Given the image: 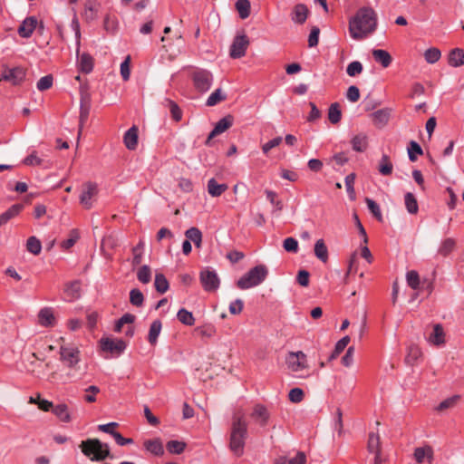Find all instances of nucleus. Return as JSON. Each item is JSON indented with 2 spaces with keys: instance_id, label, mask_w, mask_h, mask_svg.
I'll return each mask as SVG.
<instances>
[{
  "instance_id": "obj_1",
  "label": "nucleus",
  "mask_w": 464,
  "mask_h": 464,
  "mask_svg": "<svg viewBox=\"0 0 464 464\" xmlns=\"http://www.w3.org/2000/svg\"><path fill=\"white\" fill-rule=\"evenodd\" d=\"M378 18L375 10L370 6L359 8L349 19V34L353 40L367 38L377 28Z\"/></svg>"
},
{
  "instance_id": "obj_2",
  "label": "nucleus",
  "mask_w": 464,
  "mask_h": 464,
  "mask_svg": "<svg viewBox=\"0 0 464 464\" xmlns=\"http://www.w3.org/2000/svg\"><path fill=\"white\" fill-rule=\"evenodd\" d=\"M80 447L82 452L92 461H102L110 455L109 446L98 439L83 440Z\"/></svg>"
},
{
  "instance_id": "obj_3",
  "label": "nucleus",
  "mask_w": 464,
  "mask_h": 464,
  "mask_svg": "<svg viewBox=\"0 0 464 464\" xmlns=\"http://www.w3.org/2000/svg\"><path fill=\"white\" fill-rule=\"evenodd\" d=\"M268 275V269L265 265H258L251 268L237 282L239 289L245 290L260 285Z\"/></svg>"
},
{
  "instance_id": "obj_4",
  "label": "nucleus",
  "mask_w": 464,
  "mask_h": 464,
  "mask_svg": "<svg viewBox=\"0 0 464 464\" xmlns=\"http://www.w3.org/2000/svg\"><path fill=\"white\" fill-rule=\"evenodd\" d=\"M285 364L287 369L297 377L309 376V374L303 373L309 369L307 356L304 352H289L285 356Z\"/></svg>"
},
{
  "instance_id": "obj_5",
  "label": "nucleus",
  "mask_w": 464,
  "mask_h": 464,
  "mask_svg": "<svg viewBox=\"0 0 464 464\" xmlns=\"http://www.w3.org/2000/svg\"><path fill=\"white\" fill-rule=\"evenodd\" d=\"M193 84L199 92H208L213 82L212 73L205 69H197L192 73Z\"/></svg>"
},
{
  "instance_id": "obj_6",
  "label": "nucleus",
  "mask_w": 464,
  "mask_h": 464,
  "mask_svg": "<svg viewBox=\"0 0 464 464\" xmlns=\"http://www.w3.org/2000/svg\"><path fill=\"white\" fill-rule=\"evenodd\" d=\"M199 280L203 289L207 292L217 291L220 285L218 274L210 268H205L200 272Z\"/></svg>"
},
{
  "instance_id": "obj_7",
  "label": "nucleus",
  "mask_w": 464,
  "mask_h": 464,
  "mask_svg": "<svg viewBox=\"0 0 464 464\" xmlns=\"http://www.w3.org/2000/svg\"><path fill=\"white\" fill-rule=\"evenodd\" d=\"M100 346L103 352L119 355L126 349V343L121 339H113L110 337H102L100 340Z\"/></svg>"
},
{
  "instance_id": "obj_8",
  "label": "nucleus",
  "mask_w": 464,
  "mask_h": 464,
  "mask_svg": "<svg viewBox=\"0 0 464 464\" xmlns=\"http://www.w3.org/2000/svg\"><path fill=\"white\" fill-rule=\"evenodd\" d=\"M98 195V187L93 182L83 184L82 194L80 196V203L84 208L90 209L92 207L93 200Z\"/></svg>"
},
{
  "instance_id": "obj_9",
  "label": "nucleus",
  "mask_w": 464,
  "mask_h": 464,
  "mask_svg": "<svg viewBox=\"0 0 464 464\" xmlns=\"http://www.w3.org/2000/svg\"><path fill=\"white\" fill-rule=\"evenodd\" d=\"M248 45L249 41L246 34L236 36L230 46V57L233 59H237L245 56Z\"/></svg>"
},
{
  "instance_id": "obj_10",
  "label": "nucleus",
  "mask_w": 464,
  "mask_h": 464,
  "mask_svg": "<svg viewBox=\"0 0 464 464\" xmlns=\"http://www.w3.org/2000/svg\"><path fill=\"white\" fill-rule=\"evenodd\" d=\"M24 78L25 70L23 67H4L0 80L10 82L12 84L16 85L21 83Z\"/></svg>"
},
{
  "instance_id": "obj_11",
  "label": "nucleus",
  "mask_w": 464,
  "mask_h": 464,
  "mask_svg": "<svg viewBox=\"0 0 464 464\" xmlns=\"http://www.w3.org/2000/svg\"><path fill=\"white\" fill-rule=\"evenodd\" d=\"M79 350L75 347L61 346L60 356L61 360L66 363L69 368H74L79 362Z\"/></svg>"
},
{
  "instance_id": "obj_12",
  "label": "nucleus",
  "mask_w": 464,
  "mask_h": 464,
  "mask_svg": "<svg viewBox=\"0 0 464 464\" xmlns=\"http://www.w3.org/2000/svg\"><path fill=\"white\" fill-rule=\"evenodd\" d=\"M233 122H234V118L232 115L228 114L225 117H223L222 119H220L215 125L214 129L211 130V132L209 133L207 140H206V144L207 145H209L210 144V140L225 132L227 130H228L232 125H233Z\"/></svg>"
},
{
  "instance_id": "obj_13",
  "label": "nucleus",
  "mask_w": 464,
  "mask_h": 464,
  "mask_svg": "<svg viewBox=\"0 0 464 464\" xmlns=\"http://www.w3.org/2000/svg\"><path fill=\"white\" fill-rule=\"evenodd\" d=\"M392 112V110L391 108H383L372 112L370 117L374 126L382 129L388 124Z\"/></svg>"
},
{
  "instance_id": "obj_14",
  "label": "nucleus",
  "mask_w": 464,
  "mask_h": 464,
  "mask_svg": "<svg viewBox=\"0 0 464 464\" xmlns=\"http://www.w3.org/2000/svg\"><path fill=\"white\" fill-rule=\"evenodd\" d=\"M246 431L245 413L242 410L238 409L233 416L231 435H244Z\"/></svg>"
},
{
  "instance_id": "obj_15",
  "label": "nucleus",
  "mask_w": 464,
  "mask_h": 464,
  "mask_svg": "<svg viewBox=\"0 0 464 464\" xmlns=\"http://www.w3.org/2000/svg\"><path fill=\"white\" fill-rule=\"evenodd\" d=\"M38 24V21L34 16L25 18L18 27V34L23 38H29Z\"/></svg>"
},
{
  "instance_id": "obj_16",
  "label": "nucleus",
  "mask_w": 464,
  "mask_h": 464,
  "mask_svg": "<svg viewBox=\"0 0 464 464\" xmlns=\"http://www.w3.org/2000/svg\"><path fill=\"white\" fill-rule=\"evenodd\" d=\"M251 420L260 426H265L269 419L267 409L260 404L254 406L250 414Z\"/></svg>"
},
{
  "instance_id": "obj_17",
  "label": "nucleus",
  "mask_w": 464,
  "mask_h": 464,
  "mask_svg": "<svg viewBox=\"0 0 464 464\" xmlns=\"http://www.w3.org/2000/svg\"><path fill=\"white\" fill-rule=\"evenodd\" d=\"M38 323L44 327H53L55 325L56 320L53 310L51 307H44L38 313Z\"/></svg>"
},
{
  "instance_id": "obj_18",
  "label": "nucleus",
  "mask_w": 464,
  "mask_h": 464,
  "mask_svg": "<svg viewBox=\"0 0 464 464\" xmlns=\"http://www.w3.org/2000/svg\"><path fill=\"white\" fill-rule=\"evenodd\" d=\"M309 10L304 4H297L291 13V19L294 23L303 24L308 17Z\"/></svg>"
},
{
  "instance_id": "obj_19",
  "label": "nucleus",
  "mask_w": 464,
  "mask_h": 464,
  "mask_svg": "<svg viewBox=\"0 0 464 464\" xmlns=\"http://www.w3.org/2000/svg\"><path fill=\"white\" fill-rule=\"evenodd\" d=\"M64 294L66 295V300L70 302L80 298L81 282L79 280H75L66 283L64 285Z\"/></svg>"
},
{
  "instance_id": "obj_20",
  "label": "nucleus",
  "mask_w": 464,
  "mask_h": 464,
  "mask_svg": "<svg viewBox=\"0 0 464 464\" xmlns=\"http://www.w3.org/2000/svg\"><path fill=\"white\" fill-rule=\"evenodd\" d=\"M368 450L370 452L374 453V464H381L382 461V447L380 437H369Z\"/></svg>"
},
{
  "instance_id": "obj_21",
  "label": "nucleus",
  "mask_w": 464,
  "mask_h": 464,
  "mask_svg": "<svg viewBox=\"0 0 464 464\" xmlns=\"http://www.w3.org/2000/svg\"><path fill=\"white\" fill-rule=\"evenodd\" d=\"M138 132L136 126L130 128L124 134L123 141L128 150H134L138 145Z\"/></svg>"
},
{
  "instance_id": "obj_22",
  "label": "nucleus",
  "mask_w": 464,
  "mask_h": 464,
  "mask_svg": "<svg viewBox=\"0 0 464 464\" xmlns=\"http://www.w3.org/2000/svg\"><path fill=\"white\" fill-rule=\"evenodd\" d=\"M24 209L23 204H14L0 215V227L6 224L10 219L18 216Z\"/></svg>"
},
{
  "instance_id": "obj_23",
  "label": "nucleus",
  "mask_w": 464,
  "mask_h": 464,
  "mask_svg": "<svg viewBox=\"0 0 464 464\" xmlns=\"http://www.w3.org/2000/svg\"><path fill=\"white\" fill-rule=\"evenodd\" d=\"M429 342L436 346H440L444 344L445 343V334L442 326L440 324H435L433 327V332L429 336Z\"/></svg>"
},
{
  "instance_id": "obj_24",
  "label": "nucleus",
  "mask_w": 464,
  "mask_h": 464,
  "mask_svg": "<svg viewBox=\"0 0 464 464\" xmlns=\"http://www.w3.org/2000/svg\"><path fill=\"white\" fill-rule=\"evenodd\" d=\"M78 67L82 72L90 73L93 69V58L89 53H82L79 56Z\"/></svg>"
},
{
  "instance_id": "obj_25",
  "label": "nucleus",
  "mask_w": 464,
  "mask_h": 464,
  "mask_svg": "<svg viewBox=\"0 0 464 464\" xmlns=\"http://www.w3.org/2000/svg\"><path fill=\"white\" fill-rule=\"evenodd\" d=\"M100 4L94 0H88L84 5L83 15L86 20L92 21L97 17Z\"/></svg>"
},
{
  "instance_id": "obj_26",
  "label": "nucleus",
  "mask_w": 464,
  "mask_h": 464,
  "mask_svg": "<svg viewBox=\"0 0 464 464\" xmlns=\"http://www.w3.org/2000/svg\"><path fill=\"white\" fill-rule=\"evenodd\" d=\"M227 188V184H219L215 179H210L208 181V192L212 197L221 196Z\"/></svg>"
},
{
  "instance_id": "obj_27",
  "label": "nucleus",
  "mask_w": 464,
  "mask_h": 464,
  "mask_svg": "<svg viewBox=\"0 0 464 464\" xmlns=\"http://www.w3.org/2000/svg\"><path fill=\"white\" fill-rule=\"evenodd\" d=\"M144 447L149 452L156 456H160L164 453L162 442L158 439L145 440Z\"/></svg>"
},
{
  "instance_id": "obj_28",
  "label": "nucleus",
  "mask_w": 464,
  "mask_h": 464,
  "mask_svg": "<svg viewBox=\"0 0 464 464\" xmlns=\"http://www.w3.org/2000/svg\"><path fill=\"white\" fill-rule=\"evenodd\" d=\"M162 324L160 320H154L150 327L149 334H148V342L151 345H155L158 341V337L161 332Z\"/></svg>"
},
{
  "instance_id": "obj_29",
  "label": "nucleus",
  "mask_w": 464,
  "mask_h": 464,
  "mask_svg": "<svg viewBox=\"0 0 464 464\" xmlns=\"http://www.w3.org/2000/svg\"><path fill=\"white\" fill-rule=\"evenodd\" d=\"M422 355L420 348L416 344H411L407 349L405 362L409 365H413Z\"/></svg>"
},
{
  "instance_id": "obj_30",
  "label": "nucleus",
  "mask_w": 464,
  "mask_h": 464,
  "mask_svg": "<svg viewBox=\"0 0 464 464\" xmlns=\"http://www.w3.org/2000/svg\"><path fill=\"white\" fill-rule=\"evenodd\" d=\"M449 64L459 67L464 64V51L459 48L453 49L449 54Z\"/></svg>"
},
{
  "instance_id": "obj_31",
  "label": "nucleus",
  "mask_w": 464,
  "mask_h": 464,
  "mask_svg": "<svg viewBox=\"0 0 464 464\" xmlns=\"http://www.w3.org/2000/svg\"><path fill=\"white\" fill-rule=\"evenodd\" d=\"M314 255L323 263L328 261V249L324 239H318L314 244Z\"/></svg>"
},
{
  "instance_id": "obj_32",
  "label": "nucleus",
  "mask_w": 464,
  "mask_h": 464,
  "mask_svg": "<svg viewBox=\"0 0 464 464\" xmlns=\"http://www.w3.org/2000/svg\"><path fill=\"white\" fill-rule=\"evenodd\" d=\"M244 437H230L229 449L236 456H241L245 448Z\"/></svg>"
},
{
  "instance_id": "obj_33",
  "label": "nucleus",
  "mask_w": 464,
  "mask_h": 464,
  "mask_svg": "<svg viewBox=\"0 0 464 464\" xmlns=\"http://www.w3.org/2000/svg\"><path fill=\"white\" fill-rule=\"evenodd\" d=\"M372 56L376 62L380 63L384 68H387L392 63L391 54L382 49H376L372 51Z\"/></svg>"
},
{
  "instance_id": "obj_34",
  "label": "nucleus",
  "mask_w": 464,
  "mask_h": 464,
  "mask_svg": "<svg viewBox=\"0 0 464 464\" xmlns=\"http://www.w3.org/2000/svg\"><path fill=\"white\" fill-rule=\"evenodd\" d=\"M351 143L353 150L362 152L367 149L368 146L367 136L362 133L355 135L352 139Z\"/></svg>"
},
{
  "instance_id": "obj_35",
  "label": "nucleus",
  "mask_w": 464,
  "mask_h": 464,
  "mask_svg": "<svg viewBox=\"0 0 464 464\" xmlns=\"http://www.w3.org/2000/svg\"><path fill=\"white\" fill-rule=\"evenodd\" d=\"M235 7L241 19H246L250 15L251 4L249 0H237Z\"/></svg>"
},
{
  "instance_id": "obj_36",
  "label": "nucleus",
  "mask_w": 464,
  "mask_h": 464,
  "mask_svg": "<svg viewBox=\"0 0 464 464\" xmlns=\"http://www.w3.org/2000/svg\"><path fill=\"white\" fill-rule=\"evenodd\" d=\"M185 236L189 242L192 241L194 243L196 247L199 248L201 246L202 233L198 227H192L188 228L185 232Z\"/></svg>"
},
{
  "instance_id": "obj_37",
  "label": "nucleus",
  "mask_w": 464,
  "mask_h": 464,
  "mask_svg": "<svg viewBox=\"0 0 464 464\" xmlns=\"http://www.w3.org/2000/svg\"><path fill=\"white\" fill-rule=\"evenodd\" d=\"M52 411L62 421L68 422L71 420L68 406L64 403L54 405Z\"/></svg>"
},
{
  "instance_id": "obj_38",
  "label": "nucleus",
  "mask_w": 464,
  "mask_h": 464,
  "mask_svg": "<svg viewBox=\"0 0 464 464\" xmlns=\"http://www.w3.org/2000/svg\"><path fill=\"white\" fill-rule=\"evenodd\" d=\"M393 165L388 155L383 154L379 161L378 170L383 176H389L392 173Z\"/></svg>"
},
{
  "instance_id": "obj_39",
  "label": "nucleus",
  "mask_w": 464,
  "mask_h": 464,
  "mask_svg": "<svg viewBox=\"0 0 464 464\" xmlns=\"http://www.w3.org/2000/svg\"><path fill=\"white\" fill-rule=\"evenodd\" d=\"M342 119V111L340 109V104L338 102H334L330 105L328 109V120L332 124H337L341 121Z\"/></svg>"
},
{
  "instance_id": "obj_40",
  "label": "nucleus",
  "mask_w": 464,
  "mask_h": 464,
  "mask_svg": "<svg viewBox=\"0 0 464 464\" xmlns=\"http://www.w3.org/2000/svg\"><path fill=\"white\" fill-rule=\"evenodd\" d=\"M459 395H453L442 401L437 407L436 411L439 412H444L447 410L454 408L459 401Z\"/></svg>"
},
{
  "instance_id": "obj_41",
  "label": "nucleus",
  "mask_w": 464,
  "mask_h": 464,
  "mask_svg": "<svg viewBox=\"0 0 464 464\" xmlns=\"http://www.w3.org/2000/svg\"><path fill=\"white\" fill-rule=\"evenodd\" d=\"M455 246L456 241L453 238L448 237L441 242L438 253L442 256H447L454 250Z\"/></svg>"
},
{
  "instance_id": "obj_42",
  "label": "nucleus",
  "mask_w": 464,
  "mask_h": 464,
  "mask_svg": "<svg viewBox=\"0 0 464 464\" xmlns=\"http://www.w3.org/2000/svg\"><path fill=\"white\" fill-rule=\"evenodd\" d=\"M405 207L410 214H416L419 210V206L416 198L411 192H407L404 196Z\"/></svg>"
},
{
  "instance_id": "obj_43",
  "label": "nucleus",
  "mask_w": 464,
  "mask_h": 464,
  "mask_svg": "<svg viewBox=\"0 0 464 464\" xmlns=\"http://www.w3.org/2000/svg\"><path fill=\"white\" fill-rule=\"evenodd\" d=\"M90 113V106L88 104H81L80 116H79V130H78V140L80 139L83 126L88 120Z\"/></svg>"
},
{
  "instance_id": "obj_44",
  "label": "nucleus",
  "mask_w": 464,
  "mask_h": 464,
  "mask_svg": "<svg viewBox=\"0 0 464 464\" xmlns=\"http://www.w3.org/2000/svg\"><path fill=\"white\" fill-rule=\"evenodd\" d=\"M177 317L179 321L185 325L191 326L195 324V318L192 313L185 308H181L179 310Z\"/></svg>"
},
{
  "instance_id": "obj_45",
  "label": "nucleus",
  "mask_w": 464,
  "mask_h": 464,
  "mask_svg": "<svg viewBox=\"0 0 464 464\" xmlns=\"http://www.w3.org/2000/svg\"><path fill=\"white\" fill-rule=\"evenodd\" d=\"M154 286L157 292L164 294L169 289V282L163 274H156Z\"/></svg>"
},
{
  "instance_id": "obj_46",
  "label": "nucleus",
  "mask_w": 464,
  "mask_h": 464,
  "mask_svg": "<svg viewBox=\"0 0 464 464\" xmlns=\"http://www.w3.org/2000/svg\"><path fill=\"white\" fill-rule=\"evenodd\" d=\"M26 249L35 256L39 255L42 250L41 241L34 236L30 237L26 242Z\"/></svg>"
},
{
  "instance_id": "obj_47",
  "label": "nucleus",
  "mask_w": 464,
  "mask_h": 464,
  "mask_svg": "<svg viewBox=\"0 0 464 464\" xmlns=\"http://www.w3.org/2000/svg\"><path fill=\"white\" fill-rule=\"evenodd\" d=\"M406 281L408 285L413 290L420 288V279L417 271L411 270L406 274Z\"/></svg>"
},
{
  "instance_id": "obj_48",
  "label": "nucleus",
  "mask_w": 464,
  "mask_h": 464,
  "mask_svg": "<svg viewBox=\"0 0 464 464\" xmlns=\"http://www.w3.org/2000/svg\"><path fill=\"white\" fill-rule=\"evenodd\" d=\"M137 278L142 284L150 283L151 279V270L147 265L141 266L137 272Z\"/></svg>"
},
{
  "instance_id": "obj_49",
  "label": "nucleus",
  "mask_w": 464,
  "mask_h": 464,
  "mask_svg": "<svg viewBox=\"0 0 464 464\" xmlns=\"http://www.w3.org/2000/svg\"><path fill=\"white\" fill-rule=\"evenodd\" d=\"M165 103H166V106L169 107L173 120L176 121H179L182 118V111H181L180 108L179 107V105L175 102H173L169 99H166Z\"/></svg>"
},
{
  "instance_id": "obj_50",
  "label": "nucleus",
  "mask_w": 464,
  "mask_h": 464,
  "mask_svg": "<svg viewBox=\"0 0 464 464\" xmlns=\"http://www.w3.org/2000/svg\"><path fill=\"white\" fill-rule=\"evenodd\" d=\"M143 249H144V242L141 240L138 243V245L136 246H134L132 248V254H133L132 266H133L140 265V263L142 261Z\"/></svg>"
},
{
  "instance_id": "obj_51",
  "label": "nucleus",
  "mask_w": 464,
  "mask_h": 464,
  "mask_svg": "<svg viewBox=\"0 0 464 464\" xmlns=\"http://www.w3.org/2000/svg\"><path fill=\"white\" fill-rule=\"evenodd\" d=\"M130 302L132 305L140 307L144 302V296L140 290L134 288L130 292Z\"/></svg>"
},
{
  "instance_id": "obj_52",
  "label": "nucleus",
  "mask_w": 464,
  "mask_h": 464,
  "mask_svg": "<svg viewBox=\"0 0 464 464\" xmlns=\"http://www.w3.org/2000/svg\"><path fill=\"white\" fill-rule=\"evenodd\" d=\"M166 447L169 453L180 454L185 450L186 443L179 440H169Z\"/></svg>"
},
{
  "instance_id": "obj_53",
  "label": "nucleus",
  "mask_w": 464,
  "mask_h": 464,
  "mask_svg": "<svg viewBox=\"0 0 464 464\" xmlns=\"http://www.w3.org/2000/svg\"><path fill=\"white\" fill-rule=\"evenodd\" d=\"M423 150L421 147L414 140L410 142V146L408 148V155L409 160L412 162L417 160V155H422Z\"/></svg>"
},
{
  "instance_id": "obj_54",
  "label": "nucleus",
  "mask_w": 464,
  "mask_h": 464,
  "mask_svg": "<svg viewBox=\"0 0 464 464\" xmlns=\"http://www.w3.org/2000/svg\"><path fill=\"white\" fill-rule=\"evenodd\" d=\"M440 51L435 47L429 48L424 53V58L428 63H435L440 60Z\"/></svg>"
},
{
  "instance_id": "obj_55",
  "label": "nucleus",
  "mask_w": 464,
  "mask_h": 464,
  "mask_svg": "<svg viewBox=\"0 0 464 464\" xmlns=\"http://www.w3.org/2000/svg\"><path fill=\"white\" fill-rule=\"evenodd\" d=\"M349 342H350L349 336H344L341 340H339L336 343L334 350L330 356V360L335 359L345 349V347L348 345Z\"/></svg>"
},
{
  "instance_id": "obj_56",
  "label": "nucleus",
  "mask_w": 464,
  "mask_h": 464,
  "mask_svg": "<svg viewBox=\"0 0 464 464\" xmlns=\"http://www.w3.org/2000/svg\"><path fill=\"white\" fill-rule=\"evenodd\" d=\"M119 427V423L117 422H110L107 424H101L98 426L97 430L100 432L107 433L109 435H121L117 431V428Z\"/></svg>"
},
{
  "instance_id": "obj_57",
  "label": "nucleus",
  "mask_w": 464,
  "mask_h": 464,
  "mask_svg": "<svg viewBox=\"0 0 464 464\" xmlns=\"http://www.w3.org/2000/svg\"><path fill=\"white\" fill-rule=\"evenodd\" d=\"M365 202L371 213L379 220H382V215L379 205L372 199L366 198Z\"/></svg>"
},
{
  "instance_id": "obj_58",
  "label": "nucleus",
  "mask_w": 464,
  "mask_h": 464,
  "mask_svg": "<svg viewBox=\"0 0 464 464\" xmlns=\"http://www.w3.org/2000/svg\"><path fill=\"white\" fill-rule=\"evenodd\" d=\"M53 75L48 74L42 77L36 84L37 89L40 92L49 90L53 86Z\"/></svg>"
},
{
  "instance_id": "obj_59",
  "label": "nucleus",
  "mask_w": 464,
  "mask_h": 464,
  "mask_svg": "<svg viewBox=\"0 0 464 464\" xmlns=\"http://www.w3.org/2000/svg\"><path fill=\"white\" fill-rule=\"evenodd\" d=\"M226 95L221 94V89H217L214 92H212L207 100L206 104L208 106H214L218 102L225 101Z\"/></svg>"
},
{
  "instance_id": "obj_60",
  "label": "nucleus",
  "mask_w": 464,
  "mask_h": 464,
  "mask_svg": "<svg viewBox=\"0 0 464 464\" xmlns=\"http://www.w3.org/2000/svg\"><path fill=\"white\" fill-rule=\"evenodd\" d=\"M431 457L430 448H417L414 451V458L418 463H422L426 458Z\"/></svg>"
},
{
  "instance_id": "obj_61",
  "label": "nucleus",
  "mask_w": 464,
  "mask_h": 464,
  "mask_svg": "<svg viewBox=\"0 0 464 464\" xmlns=\"http://www.w3.org/2000/svg\"><path fill=\"white\" fill-rule=\"evenodd\" d=\"M354 180H355V174L354 173H351L349 175H347L345 177V187H346V190L350 196V198L352 200H354L355 199V191H354V188H353V185H354Z\"/></svg>"
},
{
  "instance_id": "obj_62",
  "label": "nucleus",
  "mask_w": 464,
  "mask_h": 464,
  "mask_svg": "<svg viewBox=\"0 0 464 464\" xmlns=\"http://www.w3.org/2000/svg\"><path fill=\"white\" fill-rule=\"evenodd\" d=\"M362 72V64L358 62L354 61L348 64L346 72L349 76L354 77L358 74H360Z\"/></svg>"
},
{
  "instance_id": "obj_63",
  "label": "nucleus",
  "mask_w": 464,
  "mask_h": 464,
  "mask_svg": "<svg viewBox=\"0 0 464 464\" xmlns=\"http://www.w3.org/2000/svg\"><path fill=\"white\" fill-rule=\"evenodd\" d=\"M283 247L286 252L296 253L298 251V241L294 237H287L283 242Z\"/></svg>"
},
{
  "instance_id": "obj_64",
  "label": "nucleus",
  "mask_w": 464,
  "mask_h": 464,
  "mask_svg": "<svg viewBox=\"0 0 464 464\" xmlns=\"http://www.w3.org/2000/svg\"><path fill=\"white\" fill-rule=\"evenodd\" d=\"M288 397L292 402L298 403L304 399V392L300 388H294L289 392Z\"/></svg>"
}]
</instances>
